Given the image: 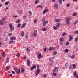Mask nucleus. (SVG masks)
Segmentation results:
<instances>
[{
  "label": "nucleus",
  "mask_w": 78,
  "mask_h": 78,
  "mask_svg": "<svg viewBox=\"0 0 78 78\" xmlns=\"http://www.w3.org/2000/svg\"><path fill=\"white\" fill-rule=\"evenodd\" d=\"M70 18L69 17L67 18L65 20V22L66 23L67 25H70Z\"/></svg>",
  "instance_id": "obj_1"
},
{
  "label": "nucleus",
  "mask_w": 78,
  "mask_h": 78,
  "mask_svg": "<svg viewBox=\"0 0 78 78\" xmlns=\"http://www.w3.org/2000/svg\"><path fill=\"white\" fill-rule=\"evenodd\" d=\"M39 73H40V69H37L35 74V76H37L39 74Z\"/></svg>",
  "instance_id": "obj_2"
},
{
  "label": "nucleus",
  "mask_w": 78,
  "mask_h": 78,
  "mask_svg": "<svg viewBox=\"0 0 78 78\" xmlns=\"http://www.w3.org/2000/svg\"><path fill=\"white\" fill-rule=\"evenodd\" d=\"M9 27L10 28L11 31H12L14 30V27L12 26V25L11 24H9Z\"/></svg>",
  "instance_id": "obj_3"
},
{
  "label": "nucleus",
  "mask_w": 78,
  "mask_h": 78,
  "mask_svg": "<svg viewBox=\"0 0 78 78\" xmlns=\"http://www.w3.org/2000/svg\"><path fill=\"white\" fill-rule=\"evenodd\" d=\"M15 72L18 74H19L20 73V69L19 68V69H16L15 70Z\"/></svg>",
  "instance_id": "obj_4"
},
{
  "label": "nucleus",
  "mask_w": 78,
  "mask_h": 78,
  "mask_svg": "<svg viewBox=\"0 0 78 78\" xmlns=\"http://www.w3.org/2000/svg\"><path fill=\"white\" fill-rule=\"evenodd\" d=\"M33 35L34 36H36L37 35V30H34Z\"/></svg>",
  "instance_id": "obj_5"
},
{
  "label": "nucleus",
  "mask_w": 78,
  "mask_h": 78,
  "mask_svg": "<svg viewBox=\"0 0 78 78\" xmlns=\"http://www.w3.org/2000/svg\"><path fill=\"white\" fill-rule=\"evenodd\" d=\"M42 57H43V55H42L41 53L37 55V58L38 59H39L41 58H42Z\"/></svg>",
  "instance_id": "obj_6"
},
{
  "label": "nucleus",
  "mask_w": 78,
  "mask_h": 78,
  "mask_svg": "<svg viewBox=\"0 0 78 78\" xmlns=\"http://www.w3.org/2000/svg\"><path fill=\"white\" fill-rule=\"evenodd\" d=\"M48 10L45 9V10L43 11V14L44 15L46 13V12H48Z\"/></svg>",
  "instance_id": "obj_7"
},
{
  "label": "nucleus",
  "mask_w": 78,
  "mask_h": 78,
  "mask_svg": "<svg viewBox=\"0 0 78 78\" xmlns=\"http://www.w3.org/2000/svg\"><path fill=\"white\" fill-rule=\"evenodd\" d=\"M36 65H34L32 66L30 68V70H33L35 69H36Z\"/></svg>",
  "instance_id": "obj_8"
},
{
  "label": "nucleus",
  "mask_w": 78,
  "mask_h": 78,
  "mask_svg": "<svg viewBox=\"0 0 78 78\" xmlns=\"http://www.w3.org/2000/svg\"><path fill=\"white\" fill-rule=\"evenodd\" d=\"M3 25H4V22L3 21L1 20L0 21V25L2 26Z\"/></svg>",
  "instance_id": "obj_9"
},
{
  "label": "nucleus",
  "mask_w": 78,
  "mask_h": 78,
  "mask_svg": "<svg viewBox=\"0 0 78 78\" xmlns=\"http://www.w3.org/2000/svg\"><path fill=\"white\" fill-rule=\"evenodd\" d=\"M48 23V21L43 22V26H45L46 25V23Z\"/></svg>",
  "instance_id": "obj_10"
},
{
  "label": "nucleus",
  "mask_w": 78,
  "mask_h": 78,
  "mask_svg": "<svg viewBox=\"0 0 78 78\" xmlns=\"http://www.w3.org/2000/svg\"><path fill=\"white\" fill-rule=\"evenodd\" d=\"M25 25H26V23H24L22 25V27H21V28H24L25 27Z\"/></svg>",
  "instance_id": "obj_11"
},
{
  "label": "nucleus",
  "mask_w": 78,
  "mask_h": 78,
  "mask_svg": "<svg viewBox=\"0 0 78 78\" xmlns=\"http://www.w3.org/2000/svg\"><path fill=\"white\" fill-rule=\"evenodd\" d=\"M27 66H29L30 64V61L29 60H28L27 62Z\"/></svg>",
  "instance_id": "obj_12"
},
{
  "label": "nucleus",
  "mask_w": 78,
  "mask_h": 78,
  "mask_svg": "<svg viewBox=\"0 0 78 78\" xmlns=\"http://www.w3.org/2000/svg\"><path fill=\"white\" fill-rule=\"evenodd\" d=\"M21 35L22 37H23L24 36V31H22L21 33Z\"/></svg>",
  "instance_id": "obj_13"
},
{
  "label": "nucleus",
  "mask_w": 78,
  "mask_h": 78,
  "mask_svg": "<svg viewBox=\"0 0 78 78\" xmlns=\"http://www.w3.org/2000/svg\"><path fill=\"white\" fill-rule=\"evenodd\" d=\"M16 39V38L14 37H13L10 38V40H15Z\"/></svg>",
  "instance_id": "obj_14"
},
{
  "label": "nucleus",
  "mask_w": 78,
  "mask_h": 78,
  "mask_svg": "<svg viewBox=\"0 0 78 78\" xmlns=\"http://www.w3.org/2000/svg\"><path fill=\"white\" fill-rule=\"evenodd\" d=\"M14 41L13 40H11L9 42V44H12L13 43H14Z\"/></svg>",
  "instance_id": "obj_15"
},
{
  "label": "nucleus",
  "mask_w": 78,
  "mask_h": 78,
  "mask_svg": "<svg viewBox=\"0 0 78 78\" xmlns=\"http://www.w3.org/2000/svg\"><path fill=\"white\" fill-rule=\"evenodd\" d=\"M69 41H72V40L73 39V37H72V36H71V35H69Z\"/></svg>",
  "instance_id": "obj_16"
},
{
  "label": "nucleus",
  "mask_w": 78,
  "mask_h": 78,
  "mask_svg": "<svg viewBox=\"0 0 78 78\" xmlns=\"http://www.w3.org/2000/svg\"><path fill=\"white\" fill-rule=\"evenodd\" d=\"M9 57H7L6 59V61H5L6 63H8V62H9Z\"/></svg>",
  "instance_id": "obj_17"
},
{
  "label": "nucleus",
  "mask_w": 78,
  "mask_h": 78,
  "mask_svg": "<svg viewBox=\"0 0 78 78\" xmlns=\"http://www.w3.org/2000/svg\"><path fill=\"white\" fill-rule=\"evenodd\" d=\"M58 70H59V68L57 67H55L54 69V71H58Z\"/></svg>",
  "instance_id": "obj_18"
},
{
  "label": "nucleus",
  "mask_w": 78,
  "mask_h": 78,
  "mask_svg": "<svg viewBox=\"0 0 78 78\" xmlns=\"http://www.w3.org/2000/svg\"><path fill=\"white\" fill-rule=\"evenodd\" d=\"M55 21L56 22H60V19H55Z\"/></svg>",
  "instance_id": "obj_19"
},
{
  "label": "nucleus",
  "mask_w": 78,
  "mask_h": 78,
  "mask_svg": "<svg viewBox=\"0 0 78 78\" xmlns=\"http://www.w3.org/2000/svg\"><path fill=\"white\" fill-rule=\"evenodd\" d=\"M60 42H63L64 41V38H60Z\"/></svg>",
  "instance_id": "obj_20"
},
{
  "label": "nucleus",
  "mask_w": 78,
  "mask_h": 78,
  "mask_svg": "<svg viewBox=\"0 0 78 78\" xmlns=\"http://www.w3.org/2000/svg\"><path fill=\"white\" fill-rule=\"evenodd\" d=\"M52 50H53V47H50L49 48V51H51Z\"/></svg>",
  "instance_id": "obj_21"
},
{
  "label": "nucleus",
  "mask_w": 78,
  "mask_h": 78,
  "mask_svg": "<svg viewBox=\"0 0 78 78\" xmlns=\"http://www.w3.org/2000/svg\"><path fill=\"white\" fill-rule=\"evenodd\" d=\"M72 66H73V69H75V68H76V65L75 64H73L72 65Z\"/></svg>",
  "instance_id": "obj_22"
},
{
  "label": "nucleus",
  "mask_w": 78,
  "mask_h": 78,
  "mask_svg": "<svg viewBox=\"0 0 78 78\" xmlns=\"http://www.w3.org/2000/svg\"><path fill=\"white\" fill-rule=\"evenodd\" d=\"M60 26V23H58L57 24V25L56 26V27H57V28H59V27Z\"/></svg>",
  "instance_id": "obj_23"
},
{
  "label": "nucleus",
  "mask_w": 78,
  "mask_h": 78,
  "mask_svg": "<svg viewBox=\"0 0 78 78\" xmlns=\"http://www.w3.org/2000/svg\"><path fill=\"white\" fill-rule=\"evenodd\" d=\"M2 56H4L5 55V52L4 51L2 52Z\"/></svg>",
  "instance_id": "obj_24"
},
{
  "label": "nucleus",
  "mask_w": 78,
  "mask_h": 78,
  "mask_svg": "<svg viewBox=\"0 0 78 78\" xmlns=\"http://www.w3.org/2000/svg\"><path fill=\"white\" fill-rule=\"evenodd\" d=\"M42 30L43 31H45L47 30V29L45 27L42 28Z\"/></svg>",
  "instance_id": "obj_25"
},
{
  "label": "nucleus",
  "mask_w": 78,
  "mask_h": 78,
  "mask_svg": "<svg viewBox=\"0 0 78 78\" xmlns=\"http://www.w3.org/2000/svg\"><path fill=\"white\" fill-rule=\"evenodd\" d=\"M54 7L55 8H58V6L57 4H55L54 5Z\"/></svg>",
  "instance_id": "obj_26"
},
{
  "label": "nucleus",
  "mask_w": 78,
  "mask_h": 78,
  "mask_svg": "<svg viewBox=\"0 0 78 78\" xmlns=\"http://www.w3.org/2000/svg\"><path fill=\"white\" fill-rule=\"evenodd\" d=\"M53 75V76H54L55 77L56 75H57V74L56 73H53L52 74Z\"/></svg>",
  "instance_id": "obj_27"
},
{
  "label": "nucleus",
  "mask_w": 78,
  "mask_h": 78,
  "mask_svg": "<svg viewBox=\"0 0 78 78\" xmlns=\"http://www.w3.org/2000/svg\"><path fill=\"white\" fill-rule=\"evenodd\" d=\"M20 26H21V24L19 23L18 24L17 27L18 28H19L20 27Z\"/></svg>",
  "instance_id": "obj_28"
},
{
  "label": "nucleus",
  "mask_w": 78,
  "mask_h": 78,
  "mask_svg": "<svg viewBox=\"0 0 78 78\" xmlns=\"http://www.w3.org/2000/svg\"><path fill=\"white\" fill-rule=\"evenodd\" d=\"M47 76V75L46 74H45L43 76V78H46Z\"/></svg>",
  "instance_id": "obj_29"
},
{
  "label": "nucleus",
  "mask_w": 78,
  "mask_h": 78,
  "mask_svg": "<svg viewBox=\"0 0 78 78\" xmlns=\"http://www.w3.org/2000/svg\"><path fill=\"white\" fill-rule=\"evenodd\" d=\"M64 51L66 52V53H68V52H69V50L67 49H66L64 50Z\"/></svg>",
  "instance_id": "obj_30"
},
{
  "label": "nucleus",
  "mask_w": 78,
  "mask_h": 78,
  "mask_svg": "<svg viewBox=\"0 0 78 78\" xmlns=\"http://www.w3.org/2000/svg\"><path fill=\"white\" fill-rule=\"evenodd\" d=\"M66 45L67 46L69 45V42L66 41Z\"/></svg>",
  "instance_id": "obj_31"
},
{
  "label": "nucleus",
  "mask_w": 78,
  "mask_h": 78,
  "mask_svg": "<svg viewBox=\"0 0 78 78\" xmlns=\"http://www.w3.org/2000/svg\"><path fill=\"white\" fill-rule=\"evenodd\" d=\"M21 72L22 73H23L24 72V69L23 68H21Z\"/></svg>",
  "instance_id": "obj_32"
},
{
  "label": "nucleus",
  "mask_w": 78,
  "mask_h": 78,
  "mask_svg": "<svg viewBox=\"0 0 78 78\" xmlns=\"http://www.w3.org/2000/svg\"><path fill=\"white\" fill-rule=\"evenodd\" d=\"M53 28L55 30H57V27L56 26L53 27Z\"/></svg>",
  "instance_id": "obj_33"
},
{
  "label": "nucleus",
  "mask_w": 78,
  "mask_h": 78,
  "mask_svg": "<svg viewBox=\"0 0 78 78\" xmlns=\"http://www.w3.org/2000/svg\"><path fill=\"white\" fill-rule=\"evenodd\" d=\"M74 33H75L76 34H78V30L75 31L74 32Z\"/></svg>",
  "instance_id": "obj_34"
},
{
  "label": "nucleus",
  "mask_w": 78,
  "mask_h": 78,
  "mask_svg": "<svg viewBox=\"0 0 78 78\" xmlns=\"http://www.w3.org/2000/svg\"><path fill=\"white\" fill-rule=\"evenodd\" d=\"M20 56V54H18L16 55V56L18 57V58H19Z\"/></svg>",
  "instance_id": "obj_35"
},
{
  "label": "nucleus",
  "mask_w": 78,
  "mask_h": 78,
  "mask_svg": "<svg viewBox=\"0 0 78 78\" xmlns=\"http://www.w3.org/2000/svg\"><path fill=\"white\" fill-rule=\"evenodd\" d=\"M77 73L76 72H75L73 73V75L74 76H76V74Z\"/></svg>",
  "instance_id": "obj_36"
},
{
  "label": "nucleus",
  "mask_w": 78,
  "mask_h": 78,
  "mask_svg": "<svg viewBox=\"0 0 78 78\" xmlns=\"http://www.w3.org/2000/svg\"><path fill=\"white\" fill-rule=\"evenodd\" d=\"M78 37H76L75 38V42H78Z\"/></svg>",
  "instance_id": "obj_37"
},
{
  "label": "nucleus",
  "mask_w": 78,
  "mask_h": 78,
  "mask_svg": "<svg viewBox=\"0 0 78 78\" xmlns=\"http://www.w3.org/2000/svg\"><path fill=\"white\" fill-rule=\"evenodd\" d=\"M39 2V0H37L35 2V4H37V3H38Z\"/></svg>",
  "instance_id": "obj_38"
},
{
  "label": "nucleus",
  "mask_w": 78,
  "mask_h": 78,
  "mask_svg": "<svg viewBox=\"0 0 78 78\" xmlns=\"http://www.w3.org/2000/svg\"><path fill=\"white\" fill-rule=\"evenodd\" d=\"M76 14H77V13H74L73 14V16H74V17H75V16H76Z\"/></svg>",
  "instance_id": "obj_39"
},
{
  "label": "nucleus",
  "mask_w": 78,
  "mask_h": 78,
  "mask_svg": "<svg viewBox=\"0 0 78 78\" xmlns=\"http://www.w3.org/2000/svg\"><path fill=\"white\" fill-rule=\"evenodd\" d=\"M66 35V33L64 32L62 34V36L63 37H64V36Z\"/></svg>",
  "instance_id": "obj_40"
},
{
  "label": "nucleus",
  "mask_w": 78,
  "mask_h": 78,
  "mask_svg": "<svg viewBox=\"0 0 78 78\" xmlns=\"http://www.w3.org/2000/svg\"><path fill=\"white\" fill-rule=\"evenodd\" d=\"M57 54V52L56 51H54L53 52L54 55H56Z\"/></svg>",
  "instance_id": "obj_41"
},
{
  "label": "nucleus",
  "mask_w": 78,
  "mask_h": 78,
  "mask_svg": "<svg viewBox=\"0 0 78 78\" xmlns=\"http://www.w3.org/2000/svg\"><path fill=\"white\" fill-rule=\"evenodd\" d=\"M58 2L60 4H61V3H62V0H58Z\"/></svg>",
  "instance_id": "obj_42"
},
{
  "label": "nucleus",
  "mask_w": 78,
  "mask_h": 78,
  "mask_svg": "<svg viewBox=\"0 0 78 78\" xmlns=\"http://www.w3.org/2000/svg\"><path fill=\"white\" fill-rule=\"evenodd\" d=\"M78 23V21H76L74 23V25H76Z\"/></svg>",
  "instance_id": "obj_43"
},
{
  "label": "nucleus",
  "mask_w": 78,
  "mask_h": 78,
  "mask_svg": "<svg viewBox=\"0 0 78 78\" xmlns=\"http://www.w3.org/2000/svg\"><path fill=\"white\" fill-rule=\"evenodd\" d=\"M5 19H6V17H4L2 19V20H2V21H3L5 20Z\"/></svg>",
  "instance_id": "obj_44"
},
{
  "label": "nucleus",
  "mask_w": 78,
  "mask_h": 78,
  "mask_svg": "<svg viewBox=\"0 0 78 78\" xmlns=\"http://www.w3.org/2000/svg\"><path fill=\"white\" fill-rule=\"evenodd\" d=\"M20 20H18L16 22V23H20Z\"/></svg>",
  "instance_id": "obj_45"
},
{
  "label": "nucleus",
  "mask_w": 78,
  "mask_h": 78,
  "mask_svg": "<svg viewBox=\"0 0 78 78\" xmlns=\"http://www.w3.org/2000/svg\"><path fill=\"white\" fill-rule=\"evenodd\" d=\"M42 20L43 22H45V18H44V17L42 19Z\"/></svg>",
  "instance_id": "obj_46"
},
{
  "label": "nucleus",
  "mask_w": 78,
  "mask_h": 78,
  "mask_svg": "<svg viewBox=\"0 0 78 78\" xmlns=\"http://www.w3.org/2000/svg\"><path fill=\"white\" fill-rule=\"evenodd\" d=\"M26 50H27V51H30V49L28 48H27L25 49Z\"/></svg>",
  "instance_id": "obj_47"
},
{
  "label": "nucleus",
  "mask_w": 78,
  "mask_h": 78,
  "mask_svg": "<svg viewBox=\"0 0 78 78\" xmlns=\"http://www.w3.org/2000/svg\"><path fill=\"white\" fill-rule=\"evenodd\" d=\"M5 70L7 71H8L9 70V67H6L5 68Z\"/></svg>",
  "instance_id": "obj_48"
},
{
  "label": "nucleus",
  "mask_w": 78,
  "mask_h": 78,
  "mask_svg": "<svg viewBox=\"0 0 78 78\" xmlns=\"http://www.w3.org/2000/svg\"><path fill=\"white\" fill-rule=\"evenodd\" d=\"M70 58L72 59H73V58H75V55H72V56H71Z\"/></svg>",
  "instance_id": "obj_49"
},
{
  "label": "nucleus",
  "mask_w": 78,
  "mask_h": 78,
  "mask_svg": "<svg viewBox=\"0 0 78 78\" xmlns=\"http://www.w3.org/2000/svg\"><path fill=\"white\" fill-rule=\"evenodd\" d=\"M9 3V2H7L5 3V5H8Z\"/></svg>",
  "instance_id": "obj_50"
},
{
  "label": "nucleus",
  "mask_w": 78,
  "mask_h": 78,
  "mask_svg": "<svg viewBox=\"0 0 78 78\" xmlns=\"http://www.w3.org/2000/svg\"><path fill=\"white\" fill-rule=\"evenodd\" d=\"M29 13L30 15H31L32 14V12L30 11H29Z\"/></svg>",
  "instance_id": "obj_51"
},
{
  "label": "nucleus",
  "mask_w": 78,
  "mask_h": 78,
  "mask_svg": "<svg viewBox=\"0 0 78 78\" xmlns=\"http://www.w3.org/2000/svg\"><path fill=\"white\" fill-rule=\"evenodd\" d=\"M37 8H42V5H39L37 7Z\"/></svg>",
  "instance_id": "obj_52"
},
{
  "label": "nucleus",
  "mask_w": 78,
  "mask_h": 78,
  "mask_svg": "<svg viewBox=\"0 0 78 78\" xmlns=\"http://www.w3.org/2000/svg\"><path fill=\"white\" fill-rule=\"evenodd\" d=\"M12 34L11 33H9L8 34V35L9 36H11L12 35Z\"/></svg>",
  "instance_id": "obj_53"
},
{
  "label": "nucleus",
  "mask_w": 78,
  "mask_h": 78,
  "mask_svg": "<svg viewBox=\"0 0 78 78\" xmlns=\"http://www.w3.org/2000/svg\"><path fill=\"white\" fill-rule=\"evenodd\" d=\"M8 41V37L5 38V41Z\"/></svg>",
  "instance_id": "obj_54"
},
{
  "label": "nucleus",
  "mask_w": 78,
  "mask_h": 78,
  "mask_svg": "<svg viewBox=\"0 0 78 78\" xmlns=\"http://www.w3.org/2000/svg\"><path fill=\"white\" fill-rule=\"evenodd\" d=\"M62 42H63L60 41V44L61 45H62Z\"/></svg>",
  "instance_id": "obj_55"
},
{
  "label": "nucleus",
  "mask_w": 78,
  "mask_h": 78,
  "mask_svg": "<svg viewBox=\"0 0 78 78\" xmlns=\"http://www.w3.org/2000/svg\"><path fill=\"white\" fill-rule=\"evenodd\" d=\"M67 63H66L65 64V67H67Z\"/></svg>",
  "instance_id": "obj_56"
},
{
  "label": "nucleus",
  "mask_w": 78,
  "mask_h": 78,
  "mask_svg": "<svg viewBox=\"0 0 78 78\" xmlns=\"http://www.w3.org/2000/svg\"><path fill=\"white\" fill-rule=\"evenodd\" d=\"M8 7H7L5 8V10L6 11V10H8Z\"/></svg>",
  "instance_id": "obj_57"
},
{
  "label": "nucleus",
  "mask_w": 78,
  "mask_h": 78,
  "mask_svg": "<svg viewBox=\"0 0 78 78\" xmlns=\"http://www.w3.org/2000/svg\"><path fill=\"white\" fill-rule=\"evenodd\" d=\"M70 6V4H68L67 5V7H69Z\"/></svg>",
  "instance_id": "obj_58"
},
{
  "label": "nucleus",
  "mask_w": 78,
  "mask_h": 78,
  "mask_svg": "<svg viewBox=\"0 0 78 78\" xmlns=\"http://www.w3.org/2000/svg\"><path fill=\"white\" fill-rule=\"evenodd\" d=\"M12 74H11L9 75V76L10 77H12Z\"/></svg>",
  "instance_id": "obj_59"
},
{
  "label": "nucleus",
  "mask_w": 78,
  "mask_h": 78,
  "mask_svg": "<svg viewBox=\"0 0 78 78\" xmlns=\"http://www.w3.org/2000/svg\"><path fill=\"white\" fill-rule=\"evenodd\" d=\"M46 50H47V49H46V48H44V50L43 51L45 52L46 51Z\"/></svg>",
  "instance_id": "obj_60"
},
{
  "label": "nucleus",
  "mask_w": 78,
  "mask_h": 78,
  "mask_svg": "<svg viewBox=\"0 0 78 78\" xmlns=\"http://www.w3.org/2000/svg\"><path fill=\"white\" fill-rule=\"evenodd\" d=\"M12 74H14L15 73V72L14 71H12Z\"/></svg>",
  "instance_id": "obj_61"
},
{
  "label": "nucleus",
  "mask_w": 78,
  "mask_h": 78,
  "mask_svg": "<svg viewBox=\"0 0 78 78\" xmlns=\"http://www.w3.org/2000/svg\"><path fill=\"white\" fill-rule=\"evenodd\" d=\"M25 37L26 38V39H28V37L27 35H26L25 36Z\"/></svg>",
  "instance_id": "obj_62"
},
{
  "label": "nucleus",
  "mask_w": 78,
  "mask_h": 78,
  "mask_svg": "<svg viewBox=\"0 0 78 78\" xmlns=\"http://www.w3.org/2000/svg\"><path fill=\"white\" fill-rule=\"evenodd\" d=\"M26 58H27V57L26 56H24L23 57L24 59H26Z\"/></svg>",
  "instance_id": "obj_63"
},
{
  "label": "nucleus",
  "mask_w": 78,
  "mask_h": 78,
  "mask_svg": "<svg viewBox=\"0 0 78 78\" xmlns=\"http://www.w3.org/2000/svg\"><path fill=\"white\" fill-rule=\"evenodd\" d=\"M75 78H78V76H77V75H76V76H75Z\"/></svg>",
  "instance_id": "obj_64"
}]
</instances>
